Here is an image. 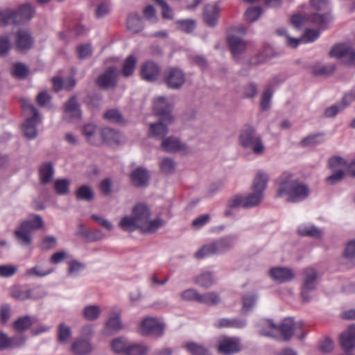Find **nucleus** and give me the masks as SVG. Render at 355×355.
<instances>
[{
  "mask_svg": "<svg viewBox=\"0 0 355 355\" xmlns=\"http://www.w3.org/2000/svg\"><path fill=\"white\" fill-rule=\"evenodd\" d=\"M148 349L146 346L142 345H129L125 351V355H146Z\"/></svg>",
  "mask_w": 355,
  "mask_h": 355,
  "instance_id": "nucleus-52",
  "label": "nucleus"
},
{
  "mask_svg": "<svg viewBox=\"0 0 355 355\" xmlns=\"http://www.w3.org/2000/svg\"><path fill=\"white\" fill-rule=\"evenodd\" d=\"M172 121L160 120L159 123H151L149 128L150 137L163 138L168 132L167 126Z\"/></svg>",
  "mask_w": 355,
  "mask_h": 355,
  "instance_id": "nucleus-29",
  "label": "nucleus"
},
{
  "mask_svg": "<svg viewBox=\"0 0 355 355\" xmlns=\"http://www.w3.org/2000/svg\"><path fill=\"white\" fill-rule=\"evenodd\" d=\"M298 233L301 236L319 238L322 235L320 230L315 226H300L298 228Z\"/></svg>",
  "mask_w": 355,
  "mask_h": 355,
  "instance_id": "nucleus-43",
  "label": "nucleus"
},
{
  "mask_svg": "<svg viewBox=\"0 0 355 355\" xmlns=\"http://www.w3.org/2000/svg\"><path fill=\"white\" fill-rule=\"evenodd\" d=\"M304 325L302 321L295 322L292 318L284 319L279 326L268 320L261 323L259 332L262 336L271 338H276L277 334L280 333L285 340H289L293 335L302 340L305 336Z\"/></svg>",
  "mask_w": 355,
  "mask_h": 355,
  "instance_id": "nucleus-1",
  "label": "nucleus"
},
{
  "mask_svg": "<svg viewBox=\"0 0 355 355\" xmlns=\"http://www.w3.org/2000/svg\"><path fill=\"white\" fill-rule=\"evenodd\" d=\"M184 348L191 355H211L207 347L194 342L187 343Z\"/></svg>",
  "mask_w": 355,
  "mask_h": 355,
  "instance_id": "nucleus-36",
  "label": "nucleus"
},
{
  "mask_svg": "<svg viewBox=\"0 0 355 355\" xmlns=\"http://www.w3.org/2000/svg\"><path fill=\"white\" fill-rule=\"evenodd\" d=\"M104 118L108 121L118 124H123L124 120L121 113L116 110H107L104 114Z\"/></svg>",
  "mask_w": 355,
  "mask_h": 355,
  "instance_id": "nucleus-50",
  "label": "nucleus"
},
{
  "mask_svg": "<svg viewBox=\"0 0 355 355\" xmlns=\"http://www.w3.org/2000/svg\"><path fill=\"white\" fill-rule=\"evenodd\" d=\"M177 27L181 31L190 33L196 28V21L193 19H181L175 22Z\"/></svg>",
  "mask_w": 355,
  "mask_h": 355,
  "instance_id": "nucleus-47",
  "label": "nucleus"
},
{
  "mask_svg": "<svg viewBox=\"0 0 355 355\" xmlns=\"http://www.w3.org/2000/svg\"><path fill=\"white\" fill-rule=\"evenodd\" d=\"M303 286L301 296L304 301L309 302L311 297L309 293L316 288L317 271L313 268H306L303 272Z\"/></svg>",
  "mask_w": 355,
  "mask_h": 355,
  "instance_id": "nucleus-8",
  "label": "nucleus"
},
{
  "mask_svg": "<svg viewBox=\"0 0 355 355\" xmlns=\"http://www.w3.org/2000/svg\"><path fill=\"white\" fill-rule=\"evenodd\" d=\"M121 322L120 321L119 313L110 318L106 323L105 329L107 332L112 333L121 329Z\"/></svg>",
  "mask_w": 355,
  "mask_h": 355,
  "instance_id": "nucleus-49",
  "label": "nucleus"
},
{
  "mask_svg": "<svg viewBox=\"0 0 355 355\" xmlns=\"http://www.w3.org/2000/svg\"><path fill=\"white\" fill-rule=\"evenodd\" d=\"M335 67L333 64L315 65L312 69L313 74L315 76H327L334 72Z\"/></svg>",
  "mask_w": 355,
  "mask_h": 355,
  "instance_id": "nucleus-51",
  "label": "nucleus"
},
{
  "mask_svg": "<svg viewBox=\"0 0 355 355\" xmlns=\"http://www.w3.org/2000/svg\"><path fill=\"white\" fill-rule=\"evenodd\" d=\"M15 10L6 8L0 10V24L6 26L9 24H15Z\"/></svg>",
  "mask_w": 355,
  "mask_h": 355,
  "instance_id": "nucleus-40",
  "label": "nucleus"
},
{
  "mask_svg": "<svg viewBox=\"0 0 355 355\" xmlns=\"http://www.w3.org/2000/svg\"><path fill=\"white\" fill-rule=\"evenodd\" d=\"M214 326L217 329L232 328L243 329L246 326V320L241 318H220Z\"/></svg>",
  "mask_w": 355,
  "mask_h": 355,
  "instance_id": "nucleus-24",
  "label": "nucleus"
},
{
  "mask_svg": "<svg viewBox=\"0 0 355 355\" xmlns=\"http://www.w3.org/2000/svg\"><path fill=\"white\" fill-rule=\"evenodd\" d=\"M33 44V39L31 34L24 30H19L16 33L15 46L21 52L29 50Z\"/></svg>",
  "mask_w": 355,
  "mask_h": 355,
  "instance_id": "nucleus-17",
  "label": "nucleus"
},
{
  "mask_svg": "<svg viewBox=\"0 0 355 355\" xmlns=\"http://www.w3.org/2000/svg\"><path fill=\"white\" fill-rule=\"evenodd\" d=\"M127 28L132 33H138L144 28V24L139 15L130 13L127 18Z\"/></svg>",
  "mask_w": 355,
  "mask_h": 355,
  "instance_id": "nucleus-33",
  "label": "nucleus"
},
{
  "mask_svg": "<svg viewBox=\"0 0 355 355\" xmlns=\"http://www.w3.org/2000/svg\"><path fill=\"white\" fill-rule=\"evenodd\" d=\"M77 53L78 58L80 59H85L92 55V47L89 44H83L78 46Z\"/></svg>",
  "mask_w": 355,
  "mask_h": 355,
  "instance_id": "nucleus-61",
  "label": "nucleus"
},
{
  "mask_svg": "<svg viewBox=\"0 0 355 355\" xmlns=\"http://www.w3.org/2000/svg\"><path fill=\"white\" fill-rule=\"evenodd\" d=\"M28 73L27 67L20 62H17L13 64L12 67V75L19 79L25 78Z\"/></svg>",
  "mask_w": 355,
  "mask_h": 355,
  "instance_id": "nucleus-54",
  "label": "nucleus"
},
{
  "mask_svg": "<svg viewBox=\"0 0 355 355\" xmlns=\"http://www.w3.org/2000/svg\"><path fill=\"white\" fill-rule=\"evenodd\" d=\"M320 36L319 31L313 29H307L304 32L302 37L303 43L312 42L316 40Z\"/></svg>",
  "mask_w": 355,
  "mask_h": 355,
  "instance_id": "nucleus-62",
  "label": "nucleus"
},
{
  "mask_svg": "<svg viewBox=\"0 0 355 355\" xmlns=\"http://www.w3.org/2000/svg\"><path fill=\"white\" fill-rule=\"evenodd\" d=\"M329 15L326 14L314 13L309 17L310 21L320 27H324L327 24Z\"/></svg>",
  "mask_w": 355,
  "mask_h": 355,
  "instance_id": "nucleus-56",
  "label": "nucleus"
},
{
  "mask_svg": "<svg viewBox=\"0 0 355 355\" xmlns=\"http://www.w3.org/2000/svg\"><path fill=\"white\" fill-rule=\"evenodd\" d=\"M21 104L24 114L27 117L22 125L23 132L28 139H35L37 135L36 126L40 121L39 112L33 104L26 100H21Z\"/></svg>",
  "mask_w": 355,
  "mask_h": 355,
  "instance_id": "nucleus-5",
  "label": "nucleus"
},
{
  "mask_svg": "<svg viewBox=\"0 0 355 355\" xmlns=\"http://www.w3.org/2000/svg\"><path fill=\"white\" fill-rule=\"evenodd\" d=\"M139 73L143 80L152 83L156 81L159 78L161 73V69L156 62L148 60L144 62L141 64Z\"/></svg>",
  "mask_w": 355,
  "mask_h": 355,
  "instance_id": "nucleus-13",
  "label": "nucleus"
},
{
  "mask_svg": "<svg viewBox=\"0 0 355 355\" xmlns=\"http://www.w3.org/2000/svg\"><path fill=\"white\" fill-rule=\"evenodd\" d=\"M324 136L325 134L321 132L309 135L300 141V145L304 148L315 147L324 142Z\"/></svg>",
  "mask_w": 355,
  "mask_h": 355,
  "instance_id": "nucleus-31",
  "label": "nucleus"
},
{
  "mask_svg": "<svg viewBox=\"0 0 355 355\" xmlns=\"http://www.w3.org/2000/svg\"><path fill=\"white\" fill-rule=\"evenodd\" d=\"M162 147L167 152H176L183 148V145L174 137H168L163 140Z\"/></svg>",
  "mask_w": 355,
  "mask_h": 355,
  "instance_id": "nucleus-38",
  "label": "nucleus"
},
{
  "mask_svg": "<svg viewBox=\"0 0 355 355\" xmlns=\"http://www.w3.org/2000/svg\"><path fill=\"white\" fill-rule=\"evenodd\" d=\"M268 176L265 173L259 171L257 172L253 184V193L244 197L243 207H252L258 205L263 199V191L267 187Z\"/></svg>",
  "mask_w": 355,
  "mask_h": 355,
  "instance_id": "nucleus-6",
  "label": "nucleus"
},
{
  "mask_svg": "<svg viewBox=\"0 0 355 355\" xmlns=\"http://www.w3.org/2000/svg\"><path fill=\"white\" fill-rule=\"evenodd\" d=\"M128 346L126 345L125 342L120 338H114L111 343V347L115 353H123Z\"/></svg>",
  "mask_w": 355,
  "mask_h": 355,
  "instance_id": "nucleus-59",
  "label": "nucleus"
},
{
  "mask_svg": "<svg viewBox=\"0 0 355 355\" xmlns=\"http://www.w3.org/2000/svg\"><path fill=\"white\" fill-rule=\"evenodd\" d=\"M43 226L42 218L39 215H34L32 219L23 221L15 231L18 242L24 246H29L32 243V233Z\"/></svg>",
  "mask_w": 355,
  "mask_h": 355,
  "instance_id": "nucleus-4",
  "label": "nucleus"
},
{
  "mask_svg": "<svg viewBox=\"0 0 355 355\" xmlns=\"http://www.w3.org/2000/svg\"><path fill=\"white\" fill-rule=\"evenodd\" d=\"M220 302L218 295L215 293H207L200 294L198 298V303L205 304L206 305L211 306L216 305Z\"/></svg>",
  "mask_w": 355,
  "mask_h": 355,
  "instance_id": "nucleus-42",
  "label": "nucleus"
},
{
  "mask_svg": "<svg viewBox=\"0 0 355 355\" xmlns=\"http://www.w3.org/2000/svg\"><path fill=\"white\" fill-rule=\"evenodd\" d=\"M33 324L31 317L25 315L17 318L12 324L13 329L17 332H24Z\"/></svg>",
  "mask_w": 355,
  "mask_h": 355,
  "instance_id": "nucleus-37",
  "label": "nucleus"
},
{
  "mask_svg": "<svg viewBox=\"0 0 355 355\" xmlns=\"http://www.w3.org/2000/svg\"><path fill=\"white\" fill-rule=\"evenodd\" d=\"M64 118L69 122L80 119L81 110L76 96L71 97L64 105Z\"/></svg>",
  "mask_w": 355,
  "mask_h": 355,
  "instance_id": "nucleus-16",
  "label": "nucleus"
},
{
  "mask_svg": "<svg viewBox=\"0 0 355 355\" xmlns=\"http://www.w3.org/2000/svg\"><path fill=\"white\" fill-rule=\"evenodd\" d=\"M137 64V59L136 58L132 55H128L125 60H124V62L123 64V67L121 69V74L125 78H128L131 76L135 69Z\"/></svg>",
  "mask_w": 355,
  "mask_h": 355,
  "instance_id": "nucleus-35",
  "label": "nucleus"
},
{
  "mask_svg": "<svg viewBox=\"0 0 355 355\" xmlns=\"http://www.w3.org/2000/svg\"><path fill=\"white\" fill-rule=\"evenodd\" d=\"M144 17L150 22L155 23L157 21L156 10L153 6H147L143 10Z\"/></svg>",
  "mask_w": 355,
  "mask_h": 355,
  "instance_id": "nucleus-63",
  "label": "nucleus"
},
{
  "mask_svg": "<svg viewBox=\"0 0 355 355\" xmlns=\"http://www.w3.org/2000/svg\"><path fill=\"white\" fill-rule=\"evenodd\" d=\"M239 143L244 148H250L256 155L261 154L264 150L261 138L256 135L255 130L249 125L243 127L239 135Z\"/></svg>",
  "mask_w": 355,
  "mask_h": 355,
  "instance_id": "nucleus-7",
  "label": "nucleus"
},
{
  "mask_svg": "<svg viewBox=\"0 0 355 355\" xmlns=\"http://www.w3.org/2000/svg\"><path fill=\"white\" fill-rule=\"evenodd\" d=\"M101 313L98 306L90 305L84 309L83 314L85 318L90 321L97 319Z\"/></svg>",
  "mask_w": 355,
  "mask_h": 355,
  "instance_id": "nucleus-53",
  "label": "nucleus"
},
{
  "mask_svg": "<svg viewBox=\"0 0 355 355\" xmlns=\"http://www.w3.org/2000/svg\"><path fill=\"white\" fill-rule=\"evenodd\" d=\"M340 344L345 353H350L355 347V326L350 327L340 336Z\"/></svg>",
  "mask_w": 355,
  "mask_h": 355,
  "instance_id": "nucleus-18",
  "label": "nucleus"
},
{
  "mask_svg": "<svg viewBox=\"0 0 355 355\" xmlns=\"http://www.w3.org/2000/svg\"><path fill=\"white\" fill-rule=\"evenodd\" d=\"M71 335V331L69 327L64 323H61L58 327V341L60 343H66Z\"/></svg>",
  "mask_w": 355,
  "mask_h": 355,
  "instance_id": "nucleus-46",
  "label": "nucleus"
},
{
  "mask_svg": "<svg viewBox=\"0 0 355 355\" xmlns=\"http://www.w3.org/2000/svg\"><path fill=\"white\" fill-rule=\"evenodd\" d=\"M292 174L289 172H284L276 183L279 186L277 197L287 196V200L291 202H298L306 199L309 194L308 185L297 180L292 179Z\"/></svg>",
  "mask_w": 355,
  "mask_h": 355,
  "instance_id": "nucleus-2",
  "label": "nucleus"
},
{
  "mask_svg": "<svg viewBox=\"0 0 355 355\" xmlns=\"http://www.w3.org/2000/svg\"><path fill=\"white\" fill-rule=\"evenodd\" d=\"M76 196L78 200L90 201L94 198V192L91 188L87 185H83L76 191Z\"/></svg>",
  "mask_w": 355,
  "mask_h": 355,
  "instance_id": "nucleus-45",
  "label": "nucleus"
},
{
  "mask_svg": "<svg viewBox=\"0 0 355 355\" xmlns=\"http://www.w3.org/2000/svg\"><path fill=\"white\" fill-rule=\"evenodd\" d=\"M164 80L171 89H179L185 82V76L182 71L171 67L164 71Z\"/></svg>",
  "mask_w": 355,
  "mask_h": 355,
  "instance_id": "nucleus-11",
  "label": "nucleus"
},
{
  "mask_svg": "<svg viewBox=\"0 0 355 355\" xmlns=\"http://www.w3.org/2000/svg\"><path fill=\"white\" fill-rule=\"evenodd\" d=\"M17 271V268L10 265L0 266V276L2 277H10L13 276Z\"/></svg>",
  "mask_w": 355,
  "mask_h": 355,
  "instance_id": "nucleus-64",
  "label": "nucleus"
},
{
  "mask_svg": "<svg viewBox=\"0 0 355 355\" xmlns=\"http://www.w3.org/2000/svg\"><path fill=\"white\" fill-rule=\"evenodd\" d=\"M35 15V10L29 3L20 6L15 10V24H21L30 21Z\"/></svg>",
  "mask_w": 355,
  "mask_h": 355,
  "instance_id": "nucleus-22",
  "label": "nucleus"
},
{
  "mask_svg": "<svg viewBox=\"0 0 355 355\" xmlns=\"http://www.w3.org/2000/svg\"><path fill=\"white\" fill-rule=\"evenodd\" d=\"M140 331L142 335L160 336L164 331V325L155 318H146L141 322Z\"/></svg>",
  "mask_w": 355,
  "mask_h": 355,
  "instance_id": "nucleus-12",
  "label": "nucleus"
},
{
  "mask_svg": "<svg viewBox=\"0 0 355 355\" xmlns=\"http://www.w3.org/2000/svg\"><path fill=\"white\" fill-rule=\"evenodd\" d=\"M163 225L164 220L160 218L152 220L148 219L146 223L141 226L139 230L143 233H154Z\"/></svg>",
  "mask_w": 355,
  "mask_h": 355,
  "instance_id": "nucleus-39",
  "label": "nucleus"
},
{
  "mask_svg": "<svg viewBox=\"0 0 355 355\" xmlns=\"http://www.w3.org/2000/svg\"><path fill=\"white\" fill-rule=\"evenodd\" d=\"M200 293L196 290L189 288L180 293V297L184 301H194L198 303V298H200Z\"/></svg>",
  "mask_w": 355,
  "mask_h": 355,
  "instance_id": "nucleus-57",
  "label": "nucleus"
},
{
  "mask_svg": "<svg viewBox=\"0 0 355 355\" xmlns=\"http://www.w3.org/2000/svg\"><path fill=\"white\" fill-rule=\"evenodd\" d=\"M269 274L273 280L279 283L288 282L294 277L293 271L285 267L272 268L269 271Z\"/></svg>",
  "mask_w": 355,
  "mask_h": 355,
  "instance_id": "nucleus-20",
  "label": "nucleus"
},
{
  "mask_svg": "<svg viewBox=\"0 0 355 355\" xmlns=\"http://www.w3.org/2000/svg\"><path fill=\"white\" fill-rule=\"evenodd\" d=\"M71 349L75 355H87L93 349V347L88 339L78 338L71 345Z\"/></svg>",
  "mask_w": 355,
  "mask_h": 355,
  "instance_id": "nucleus-23",
  "label": "nucleus"
},
{
  "mask_svg": "<svg viewBox=\"0 0 355 355\" xmlns=\"http://www.w3.org/2000/svg\"><path fill=\"white\" fill-rule=\"evenodd\" d=\"M119 225L123 230L125 231L132 232L137 229H139V224L137 223L133 216L132 217H123L121 219Z\"/></svg>",
  "mask_w": 355,
  "mask_h": 355,
  "instance_id": "nucleus-41",
  "label": "nucleus"
},
{
  "mask_svg": "<svg viewBox=\"0 0 355 355\" xmlns=\"http://www.w3.org/2000/svg\"><path fill=\"white\" fill-rule=\"evenodd\" d=\"M241 340L236 336H223L218 342L217 350L219 354L232 355L241 352Z\"/></svg>",
  "mask_w": 355,
  "mask_h": 355,
  "instance_id": "nucleus-9",
  "label": "nucleus"
},
{
  "mask_svg": "<svg viewBox=\"0 0 355 355\" xmlns=\"http://www.w3.org/2000/svg\"><path fill=\"white\" fill-rule=\"evenodd\" d=\"M26 341L24 336L8 337L6 334L0 331V350L8 348H15L22 346Z\"/></svg>",
  "mask_w": 355,
  "mask_h": 355,
  "instance_id": "nucleus-19",
  "label": "nucleus"
},
{
  "mask_svg": "<svg viewBox=\"0 0 355 355\" xmlns=\"http://www.w3.org/2000/svg\"><path fill=\"white\" fill-rule=\"evenodd\" d=\"M121 139V134L114 129L104 128L101 130V143L103 141L110 146L119 144Z\"/></svg>",
  "mask_w": 355,
  "mask_h": 355,
  "instance_id": "nucleus-25",
  "label": "nucleus"
},
{
  "mask_svg": "<svg viewBox=\"0 0 355 355\" xmlns=\"http://www.w3.org/2000/svg\"><path fill=\"white\" fill-rule=\"evenodd\" d=\"M219 13V8L216 4L207 5L204 9L203 17L205 23L210 26L216 25Z\"/></svg>",
  "mask_w": 355,
  "mask_h": 355,
  "instance_id": "nucleus-30",
  "label": "nucleus"
},
{
  "mask_svg": "<svg viewBox=\"0 0 355 355\" xmlns=\"http://www.w3.org/2000/svg\"><path fill=\"white\" fill-rule=\"evenodd\" d=\"M53 88L55 92H58L62 88L66 90L72 89L76 85V80L73 78H69L65 80H63L60 77H53L52 78Z\"/></svg>",
  "mask_w": 355,
  "mask_h": 355,
  "instance_id": "nucleus-32",
  "label": "nucleus"
},
{
  "mask_svg": "<svg viewBox=\"0 0 355 355\" xmlns=\"http://www.w3.org/2000/svg\"><path fill=\"white\" fill-rule=\"evenodd\" d=\"M329 56L342 58L347 65H355V51L348 44H336L329 52Z\"/></svg>",
  "mask_w": 355,
  "mask_h": 355,
  "instance_id": "nucleus-10",
  "label": "nucleus"
},
{
  "mask_svg": "<svg viewBox=\"0 0 355 355\" xmlns=\"http://www.w3.org/2000/svg\"><path fill=\"white\" fill-rule=\"evenodd\" d=\"M32 291L31 289H26L19 287H15L11 290V296L13 298L25 300L31 297Z\"/></svg>",
  "mask_w": 355,
  "mask_h": 355,
  "instance_id": "nucleus-48",
  "label": "nucleus"
},
{
  "mask_svg": "<svg viewBox=\"0 0 355 355\" xmlns=\"http://www.w3.org/2000/svg\"><path fill=\"white\" fill-rule=\"evenodd\" d=\"M195 283L200 286L207 288L214 283V279L211 272H202L195 278Z\"/></svg>",
  "mask_w": 355,
  "mask_h": 355,
  "instance_id": "nucleus-44",
  "label": "nucleus"
},
{
  "mask_svg": "<svg viewBox=\"0 0 355 355\" xmlns=\"http://www.w3.org/2000/svg\"><path fill=\"white\" fill-rule=\"evenodd\" d=\"M116 76V68L111 67L98 77L96 84L99 87L103 89L115 87L117 83Z\"/></svg>",
  "mask_w": 355,
  "mask_h": 355,
  "instance_id": "nucleus-15",
  "label": "nucleus"
},
{
  "mask_svg": "<svg viewBox=\"0 0 355 355\" xmlns=\"http://www.w3.org/2000/svg\"><path fill=\"white\" fill-rule=\"evenodd\" d=\"M261 14V8L260 7H251L245 11V17L247 21L253 22L259 17Z\"/></svg>",
  "mask_w": 355,
  "mask_h": 355,
  "instance_id": "nucleus-60",
  "label": "nucleus"
},
{
  "mask_svg": "<svg viewBox=\"0 0 355 355\" xmlns=\"http://www.w3.org/2000/svg\"><path fill=\"white\" fill-rule=\"evenodd\" d=\"M227 44L232 54L235 59H236L247 49L246 42L234 35L228 36Z\"/></svg>",
  "mask_w": 355,
  "mask_h": 355,
  "instance_id": "nucleus-21",
  "label": "nucleus"
},
{
  "mask_svg": "<svg viewBox=\"0 0 355 355\" xmlns=\"http://www.w3.org/2000/svg\"><path fill=\"white\" fill-rule=\"evenodd\" d=\"M83 134L92 145L101 144V131L93 124H87L83 128Z\"/></svg>",
  "mask_w": 355,
  "mask_h": 355,
  "instance_id": "nucleus-26",
  "label": "nucleus"
},
{
  "mask_svg": "<svg viewBox=\"0 0 355 355\" xmlns=\"http://www.w3.org/2000/svg\"><path fill=\"white\" fill-rule=\"evenodd\" d=\"M153 110L159 117V120H173V116L171 114V107L167 103L166 98L159 96L155 98L153 102Z\"/></svg>",
  "mask_w": 355,
  "mask_h": 355,
  "instance_id": "nucleus-14",
  "label": "nucleus"
},
{
  "mask_svg": "<svg viewBox=\"0 0 355 355\" xmlns=\"http://www.w3.org/2000/svg\"><path fill=\"white\" fill-rule=\"evenodd\" d=\"M132 215L139 224V229L149 219L150 211L144 204H137L132 209Z\"/></svg>",
  "mask_w": 355,
  "mask_h": 355,
  "instance_id": "nucleus-27",
  "label": "nucleus"
},
{
  "mask_svg": "<svg viewBox=\"0 0 355 355\" xmlns=\"http://www.w3.org/2000/svg\"><path fill=\"white\" fill-rule=\"evenodd\" d=\"M162 8V15L164 19H172L173 11L164 0H153Z\"/></svg>",
  "mask_w": 355,
  "mask_h": 355,
  "instance_id": "nucleus-58",
  "label": "nucleus"
},
{
  "mask_svg": "<svg viewBox=\"0 0 355 355\" xmlns=\"http://www.w3.org/2000/svg\"><path fill=\"white\" fill-rule=\"evenodd\" d=\"M148 178L149 175L148 171L141 167L136 168L130 174L131 182L137 187L146 186L148 183Z\"/></svg>",
  "mask_w": 355,
  "mask_h": 355,
  "instance_id": "nucleus-28",
  "label": "nucleus"
},
{
  "mask_svg": "<svg viewBox=\"0 0 355 355\" xmlns=\"http://www.w3.org/2000/svg\"><path fill=\"white\" fill-rule=\"evenodd\" d=\"M69 182L65 179H58L54 182V189L57 193L65 195L69 193Z\"/></svg>",
  "mask_w": 355,
  "mask_h": 355,
  "instance_id": "nucleus-55",
  "label": "nucleus"
},
{
  "mask_svg": "<svg viewBox=\"0 0 355 355\" xmlns=\"http://www.w3.org/2000/svg\"><path fill=\"white\" fill-rule=\"evenodd\" d=\"M235 240V236H227L214 241L203 245L195 253L194 257L199 259L225 252L233 247Z\"/></svg>",
  "mask_w": 355,
  "mask_h": 355,
  "instance_id": "nucleus-3",
  "label": "nucleus"
},
{
  "mask_svg": "<svg viewBox=\"0 0 355 355\" xmlns=\"http://www.w3.org/2000/svg\"><path fill=\"white\" fill-rule=\"evenodd\" d=\"M40 182L43 184L49 183L54 174V169L51 162L42 164L39 168Z\"/></svg>",
  "mask_w": 355,
  "mask_h": 355,
  "instance_id": "nucleus-34",
  "label": "nucleus"
}]
</instances>
